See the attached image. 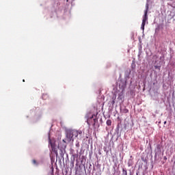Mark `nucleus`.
<instances>
[{"label": "nucleus", "instance_id": "1", "mask_svg": "<svg viewBox=\"0 0 175 175\" xmlns=\"http://www.w3.org/2000/svg\"><path fill=\"white\" fill-rule=\"evenodd\" d=\"M83 132L81 131H76V130H68L66 131V139L68 143L70 142H75V139L73 137H77L79 135H81Z\"/></svg>", "mask_w": 175, "mask_h": 175}, {"label": "nucleus", "instance_id": "2", "mask_svg": "<svg viewBox=\"0 0 175 175\" xmlns=\"http://www.w3.org/2000/svg\"><path fill=\"white\" fill-rule=\"evenodd\" d=\"M49 144H51V147L52 149L53 152L56 155V157H58V150L57 149V147L55 146V143L53 142L51 139H49Z\"/></svg>", "mask_w": 175, "mask_h": 175}, {"label": "nucleus", "instance_id": "3", "mask_svg": "<svg viewBox=\"0 0 175 175\" xmlns=\"http://www.w3.org/2000/svg\"><path fill=\"white\" fill-rule=\"evenodd\" d=\"M58 148L59 150H60L61 151H62V150H65L66 148V145L62 142H59L58 144Z\"/></svg>", "mask_w": 175, "mask_h": 175}, {"label": "nucleus", "instance_id": "4", "mask_svg": "<svg viewBox=\"0 0 175 175\" xmlns=\"http://www.w3.org/2000/svg\"><path fill=\"white\" fill-rule=\"evenodd\" d=\"M147 11H144V15L143 16L142 23H146L148 20V16H147Z\"/></svg>", "mask_w": 175, "mask_h": 175}, {"label": "nucleus", "instance_id": "5", "mask_svg": "<svg viewBox=\"0 0 175 175\" xmlns=\"http://www.w3.org/2000/svg\"><path fill=\"white\" fill-rule=\"evenodd\" d=\"M145 25H146V23L145 22H142V25H141V29H142V31H144Z\"/></svg>", "mask_w": 175, "mask_h": 175}, {"label": "nucleus", "instance_id": "6", "mask_svg": "<svg viewBox=\"0 0 175 175\" xmlns=\"http://www.w3.org/2000/svg\"><path fill=\"white\" fill-rule=\"evenodd\" d=\"M107 125L108 126H111V120H107Z\"/></svg>", "mask_w": 175, "mask_h": 175}, {"label": "nucleus", "instance_id": "7", "mask_svg": "<svg viewBox=\"0 0 175 175\" xmlns=\"http://www.w3.org/2000/svg\"><path fill=\"white\" fill-rule=\"evenodd\" d=\"M92 118H94V116H92V117H90L88 120H87V122H88V125H90V120H92Z\"/></svg>", "mask_w": 175, "mask_h": 175}, {"label": "nucleus", "instance_id": "8", "mask_svg": "<svg viewBox=\"0 0 175 175\" xmlns=\"http://www.w3.org/2000/svg\"><path fill=\"white\" fill-rule=\"evenodd\" d=\"M32 163H33V165H38V161H36L35 159L32 160Z\"/></svg>", "mask_w": 175, "mask_h": 175}, {"label": "nucleus", "instance_id": "9", "mask_svg": "<svg viewBox=\"0 0 175 175\" xmlns=\"http://www.w3.org/2000/svg\"><path fill=\"white\" fill-rule=\"evenodd\" d=\"M146 10H145V12H147V13H148V3H146Z\"/></svg>", "mask_w": 175, "mask_h": 175}, {"label": "nucleus", "instance_id": "10", "mask_svg": "<svg viewBox=\"0 0 175 175\" xmlns=\"http://www.w3.org/2000/svg\"><path fill=\"white\" fill-rule=\"evenodd\" d=\"M123 174L128 175V173L126 172V170L125 169H123Z\"/></svg>", "mask_w": 175, "mask_h": 175}, {"label": "nucleus", "instance_id": "11", "mask_svg": "<svg viewBox=\"0 0 175 175\" xmlns=\"http://www.w3.org/2000/svg\"><path fill=\"white\" fill-rule=\"evenodd\" d=\"M124 113H129V110L127 109H124Z\"/></svg>", "mask_w": 175, "mask_h": 175}, {"label": "nucleus", "instance_id": "12", "mask_svg": "<svg viewBox=\"0 0 175 175\" xmlns=\"http://www.w3.org/2000/svg\"><path fill=\"white\" fill-rule=\"evenodd\" d=\"M94 121V125H95V122H96V119H93Z\"/></svg>", "mask_w": 175, "mask_h": 175}, {"label": "nucleus", "instance_id": "13", "mask_svg": "<svg viewBox=\"0 0 175 175\" xmlns=\"http://www.w3.org/2000/svg\"><path fill=\"white\" fill-rule=\"evenodd\" d=\"M62 142H63L64 144H65V143H66V142H65V139H63Z\"/></svg>", "mask_w": 175, "mask_h": 175}, {"label": "nucleus", "instance_id": "14", "mask_svg": "<svg viewBox=\"0 0 175 175\" xmlns=\"http://www.w3.org/2000/svg\"><path fill=\"white\" fill-rule=\"evenodd\" d=\"M112 104L114 105V100L112 101Z\"/></svg>", "mask_w": 175, "mask_h": 175}, {"label": "nucleus", "instance_id": "15", "mask_svg": "<svg viewBox=\"0 0 175 175\" xmlns=\"http://www.w3.org/2000/svg\"><path fill=\"white\" fill-rule=\"evenodd\" d=\"M23 83H25V79H23Z\"/></svg>", "mask_w": 175, "mask_h": 175}, {"label": "nucleus", "instance_id": "16", "mask_svg": "<svg viewBox=\"0 0 175 175\" xmlns=\"http://www.w3.org/2000/svg\"><path fill=\"white\" fill-rule=\"evenodd\" d=\"M164 124H166V121L164 122Z\"/></svg>", "mask_w": 175, "mask_h": 175}, {"label": "nucleus", "instance_id": "17", "mask_svg": "<svg viewBox=\"0 0 175 175\" xmlns=\"http://www.w3.org/2000/svg\"><path fill=\"white\" fill-rule=\"evenodd\" d=\"M67 1V2H68V0H66Z\"/></svg>", "mask_w": 175, "mask_h": 175}]
</instances>
